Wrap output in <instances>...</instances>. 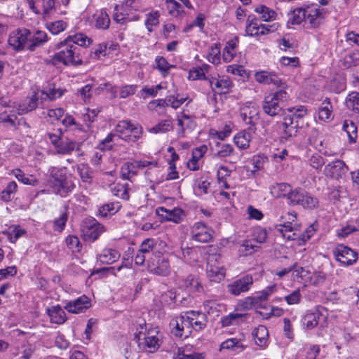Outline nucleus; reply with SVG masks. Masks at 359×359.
<instances>
[{
    "instance_id": "obj_7",
    "label": "nucleus",
    "mask_w": 359,
    "mask_h": 359,
    "mask_svg": "<svg viewBox=\"0 0 359 359\" xmlns=\"http://www.w3.org/2000/svg\"><path fill=\"white\" fill-rule=\"evenodd\" d=\"M280 24L278 22L271 25L262 24L256 17L248 16L245 32L248 36L259 39L262 36L274 32L278 29Z\"/></svg>"
},
{
    "instance_id": "obj_42",
    "label": "nucleus",
    "mask_w": 359,
    "mask_h": 359,
    "mask_svg": "<svg viewBox=\"0 0 359 359\" xmlns=\"http://www.w3.org/2000/svg\"><path fill=\"white\" fill-rule=\"evenodd\" d=\"M95 20V26L99 29H107L110 25V18L108 13L101 10L100 12L95 13L93 16Z\"/></svg>"
},
{
    "instance_id": "obj_34",
    "label": "nucleus",
    "mask_w": 359,
    "mask_h": 359,
    "mask_svg": "<svg viewBox=\"0 0 359 359\" xmlns=\"http://www.w3.org/2000/svg\"><path fill=\"white\" fill-rule=\"evenodd\" d=\"M121 257L120 253L115 249L105 248L98 255V260L104 264H111L116 262Z\"/></svg>"
},
{
    "instance_id": "obj_61",
    "label": "nucleus",
    "mask_w": 359,
    "mask_h": 359,
    "mask_svg": "<svg viewBox=\"0 0 359 359\" xmlns=\"http://www.w3.org/2000/svg\"><path fill=\"white\" fill-rule=\"evenodd\" d=\"M112 194L124 200L129 198V194L128 190L124 184H117L111 188Z\"/></svg>"
},
{
    "instance_id": "obj_53",
    "label": "nucleus",
    "mask_w": 359,
    "mask_h": 359,
    "mask_svg": "<svg viewBox=\"0 0 359 359\" xmlns=\"http://www.w3.org/2000/svg\"><path fill=\"white\" fill-rule=\"evenodd\" d=\"M245 316H246V314L231 313L229 315L222 318V325L223 327H228L230 325H236L238 323L239 320L241 319Z\"/></svg>"
},
{
    "instance_id": "obj_44",
    "label": "nucleus",
    "mask_w": 359,
    "mask_h": 359,
    "mask_svg": "<svg viewBox=\"0 0 359 359\" xmlns=\"http://www.w3.org/2000/svg\"><path fill=\"white\" fill-rule=\"evenodd\" d=\"M182 286L191 292H201L203 287L198 279L193 275H189L183 280Z\"/></svg>"
},
{
    "instance_id": "obj_62",
    "label": "nucleus",
    "mask_w": 359,
    "mask_h": 359,
    "mask_svg": "<svg viewBox=\"0 0 359 359\" xmlns=\"http://www.w3.org/2000/svg\"><path fill=\"white\" fill-rule=\"evenodd\" d=\"M94 86L93 83H88L82 88L78 89L77 94L81 96V98L85 102H89L92 97V89Z\"/></svg>"
},
{
    "instance_id": "obj_60",
    "label": "nucleus",
    "mask_w": 359,
    "mask_h": 359,
    "mask_svg": "<svg viewBox=\"0 0 359 359\" xmlns=\"http://www.w3.org/2000/svg\"><path fill=\"white\" fill-rule=\"evenodd\" d=\"M218 150L216 156L221 158L230 156L233 154V147L230 144H217Z\"/></svg>"
},
{
    "instance_id": "obj_43",
    "label": "nucleus",
    "mask_w": 359,
    "mask_h": 359,
    "mask_svg": "<svg viewBox=\"0 0 359 359\" xmlns=\"http://www.w3.org/2000/svg\"><path fill=\"white\" fill-rule=\"evenodd\" d=\"M259 247L254 245L252 241L245 240L239 245L238 252L240 257L252 255L259 250Z\"/></svg>"
},
{
    "instance_id": "obj_36",
    "label": "nucleus",
    "mask_w": 359,
    "mask_h": 359,
    "mask_svg": "<svg viewBox=\"0 0 359 359\" xmlns=\"http://www.w3.org/2000/svg\"><path fill=\"white\" fill-rule=\"evenodd\" d=\"M79 144L73 140H62L59 145H57L55 154L67 155L70 154L73 151H79Z\"/></svg>"
},
{
    "instance_id": "obj_33",
    "label": "nucleus",
    "mask_w": 359,
    "mask_h": 359,
    "mask_svg": "<svg viewBox=\"0 0 359 359\" xmlns=\"http://www.w3.org/2000/svg\"><path fill=\"white\" fill-rule=\"evenodd\" d=\"M318 118L325 122H330L333 119L332 106L329 98H325L320 104L318 108Z\"/></svg>"
},
{
    "instance_id": "obj_3",
    "label": "nucleus",
    "mask_w": 359,
    "mask_h": 359,
    "mask_svg": "<svg viewBox=\"0 0 359 359\" xmlns=\"http://www.w3.org/2000/svg\"><path fill=\"white\" fill-rule=\"evenodd\" d=\"M49 184L55 194L65 196L75 187L74 182L68 179L65 168L52 167L49 169Z\"/></svg>"
},
{
    "instance_id": "obj_41",
    "label": "nucleus",
    "mask_w": 359,
    "mask_h": 359,
    "mask_svg": "<svg viewBox=\"0 0 359 359\" xmlns=\"http://www.w3.org/2000/svg\"><path fill=\"white\" fill-rule=\"evenodd\" d=\"M252 135L250 130L239 132L233 138L235 144L241 149H246L249 147Z\"/></svg>"
},
{
    "instance_id": "obj_21",
    "label": "nucleus",
    "mask_w": 359,
    "mask_h": 359,
    "mask_svg": "<svg viewBox=\"0 0 359 359\" xmlns=\"http://www.w3.org/2000/svg\"><path fill=\"white\" fill-rule=\"evenodd\" d=\"M212 230L203 222H196L191 227L192 240L199 243H207L212 239Z\"/></svg>"
},
{
    "instance_id": "obj_38",
    "label": "nucleus",
    "mask_w": 359,
    "mask_h": 359,
    "mask_svg": "<svg viewBox=\"0 0 359 359\" xmlns=\"http://www.w3.org/2000/svg\"><path fill=\"white\" fill-rule=\"evenodd\" d=\"M255 12L260 15L264 22H272L277 19V13L265 5H259L255 8Z\"/></svg>"
},
{
    "instance_id": "obj_57",
    "label": "nucleus",
    "mask_w": 359,
    "mask_h": 359,
    "mask_svg": "<svg viewBox=\"0 0 359 359\" xmlns=\"http://www.w3.org/2000/svg\"><path fill=\"white\" fill-rule=\"evenodd\" d=\"M78 173L83 182L90 183L92 180V172L90 168L85 164H81L77 168Z\"/></svg>"
},
{
    "instance_id": "obj_23",
    "label": "nucleus",
    "mask_w": 359,
    "mask_h": 359,
    "mask_svg": "<svg viewBox=\"0 0 359 359\" xmlns=\"http://www.w3.org/2000/svg\"><path fill=\"white\" fill-rule=\"evenodd\" d=\"M26 49L29 51H34L36 48L42 46L48 41L47 34L43 31L37 30L31 32L27 34Z\"/></svg>"
},
{
    "instance_id": "obj_17",
    "label": "nucleus",
    "mask_w": 359,
    "mask_h": 359,
    "mask_svg": "<svg viewBox=\"0 0 359 359\" xmlns=\"http://www.w3.org/2000/svg\"><path fill=\"white\" fill-rule=\"evenodd\" d=\"M253 282L252 275H245L229 284L227 285L228 292L233 296H238L241 293L248 292Z\"/></svg>"
},
{
    "instance_id": "obj_30",
    "label": "nucleus",
    "mask_w": 359,
    "mask_h": 359,
    "mask_svg": "<svg viewBox=\"0 0 359 359\" xmlns=\"http://www.w3.org/2000/svg\"><path fill=\"white\" fill-rule=\"evenodd\" d=\"M312 133V136L309 138L310 144L325 156H330L334 155L332 151L327 150L324 146V139L323 136L319 135L318 132L316 130H313Z\"/></svg>"
},
{
    "instance_id": "obj_16",
    "label": "nucleus",
    "mask_w": 359,
    "mask_h": 359,
    "mask_svg": "<svg viewBox=\"0 0 359 359\" xmlns=\"http://www.w3.org/2000/svg\"><path fill=\"white\" fill-rule=\"evenodd\" d=\"M211 89L218 94H226L233 88V83L227 76L208 75Z\"/></svg>"
},
{
    "instance_id": "obj_52",
    "label": "nucleus",
    "mask_w": 359,
    "mask_h": 359,
    "mask_svg": "<svg viewBox=\"0 0 359 359\" xmlns=\"http://www.w3.org/2000/svg\"><path fill=\"white\" fill-rule=\"evenodd\" d=\"M276 285H273L257 293V296L254 297V298L259 308L262 307V303L266 301L268 297L276 291Z\"/></svg>"
},
{
    "instance_id": "obj_31",
    "label": "nucleus",
    "mask_w": 359,
    "mask_h": 359,
    "mask_svg": "<svg viewBox=\"0 0 359 359\" xmlns=\"http://www.w3.org/2000/svg\"><path fill=\"white\" fill-rule=\"evenodd\" d=\"M257 116V109L252 103H246L241 109V116L248 124H253L254 121L258 118Z\"/></svg>"
},
{
    "instance_id": "obj_26",
    "label": "nucleus",
    "mask_w": 359,
    "mask_h": 359,
    "mask_svg": "<svg viewBox=\"0 0 359 359\" xmlns=\"http://www.w3.org/2000/svg\"><path fill=\"white\" fill-rule=\"evenodd\" d=\"M89 306V299L86 296L83 295L72 302H68L65 306V309L70 313H79L83 312Z\"/></svg>"
},
{
    "instance_id": "obj_48",
    "label": "nucleus",
    "mask_w": 359,
    "mask_h": 359,
    "mask_svg": "<svg viewBox=\"0 0 359 359\" xmlns=\"http://www.w3.org/2000/svg\"><path fill=\"white\" fill-rule=\"evenodd\" d=\"M345 104L348 109L359 113V93H349L345 100Z\"/></svg>"
},
{
    "instance_id": "obj_12",
    "label": "nucleus",
    "mask_w": 359,
    "mask_h": 359,
    "mask_svg": "<svg viewBox=\"0 0 359 359\" xmlns=\"http://www.w3.org/2000/svg\"><path fill=\"white\" fill-rule=\"evenodd\" d=\"M157 165L156 161H134L133 162H126L121 166V176L123 179L130 180L137 175L138 170L144 168H156Z\"/></svg>"
},
{
    "instance_id": "obj_5",
    "label": "nucleus",
    "mask_w": 359,
    "mask_h": 359,
    "mask_svg": "<svg viewBox=\"0 0 359 359\" xmlns=\"http://www.w3.org/2000/svg\"><path fill=\"white\" fill-rule=\"evenodd\" d=\"M135 339L140 348L152 353L159 348L161 335L156 329H151L147 332L140 331Z\"/></svg>"
},
{
    "instance_id": "obj_47",
    "label": "nucleus",
    "mask_w": 359,
    "mask_h": 359,
    "mask_svg": "<svg viewBox=\"0 0 359 359\" xmlns=\"http://www.w3.org/2000/svg\"><path fill=\"white\" fill-rule=\"evenodd\" d=\"M342 129L347 134L350 142H355L357 138L358 129L355 123L352 121H344Z\"/></svg>"
},
{
    "instance_id": "obj_51",
    "label": "nucleus",
    "mask_w": 359,
    "mask_h": 359,
    "mask_svg": "<svg viewBox=\"0 0 359 359\" xmlns=\"http://www.w3.org/2000/svg\"><path fill=\"white\" fill-rule=\"evenodd\" d=\"M287 111L290 114L285 115L290 116L293 121H299L300 124L302 119L307 114V109L304 106L289 108Z\"/></svg>"
},
{
    "instance_id": "obj_25",
    "label": "nucleus",
    "mask_w": 359,
    "mask_h": 359,
    "mask_svg": "<svg viewBox=\"0 0 359 359\" xmlns=\"http://www.w3.org/2000/svg\"><path fill=\"white\" fill-rule=\"evenodd\" d=\"M156 213L168 221L175 223H180L184 216V212L180 208H174L168 210L164 207H159L156 209Z\"/></svg>"
},
{
    "instance_id": "obj_40",
    "label": "nucleus",
    "mask_w": 359,
    "mask_h": 359,
    "mask_svg": "<svg viewBox=\"0 0 359 359\" xmlns=\"http://www.w3.org/2000/svg\"><path fill=\"white\" fill-rule=\"evenodd\" d=\"M220 349H228L236 352H241L245 349L242 339L230 338L221 344Z\"/></svg>"
},
{
    "instance_id": "obj_1",
    "label": "nucleus",
    "mask_w": 359,
    "mask_h": 359,
    "mask_svg": "<svg viewBox=\"0 0 359 359\" xmlns=\"http://www.w3.org/2000/svg\"><path fill=\"white\" fill-rule=\"evenodd\" d=\"M92 41L90 38L81 32L69 35L55 45V49L57 51L53 55V60L65 66L81 65L83 59L80 47H86L90 45Z\"/></svg>"
},
{
    "instance_id": "obj_37",
    "label": "nucleus",
    "mask_w": 359,
    "mask_h": 359,
    "mask_svg": "<svg viewBox=\"0 0 359 359\" xmlns=\"http://www.w3.org/2000/svg\"><path fill=\"white\" fill-rule=\"evenodd\" d=\"M321 313L319 311L316 310L314 311H309L302 318V325L307 330H311L314 328L318 324Z\"/></svg>"
},
{
    "instance_id": "obj_20",
    "label": "nucleus",
    "mask_w": 359,
    "mask_h": 359,
    "mask_svg": "<svg viewBox=\"0 0 359 359\" xmlns=\"http://www.w3.org/2000/svg\"><path fill=\"white\" fill-rule=\"evenodd\" d=\"M255 78L257 82L263 85L273 84L280 89H286L287 87L285 81L273 72L267 71L257 72L255 74Z\"/></svg>"
},
{
    "instance_id": "obj_55",
    "label": "nucleus",
    "mask_w": 359,
    "mask_h": 359,
    "mask_svg": "<svg viewBox=\"0 0 359 359\" xmlns=\"http://www.w3.org/2000/svg\"><path fill=\"white\" fill-rule=\"evenodd\" d=\"M15 177L25 184L35 186L38 184V180L33 176L26 177L25 173L20 169L13 170Z\"/></svg>"
},
{
    "instance_id": "obj_63",
    "label": "nucleus",
    "mask_w": 359,
    "mask_h": 359,
    "mask_svg": "<svg viewBox=\"0 0 359 359\" xmlns=\"http://www.w3.org/2000/svg\"><path fill=\"white\" fill-rule=\"evenodd\" d=\"M359 64V50L353 51L344 57V67L349 68Z\"/></svg>"
},
{
    "instance_id": "obj_8",
    "label": "nucleus",
    "mask_w": 359,
    "mask_h": 359,
    "mask_svg": "<svg viewBox=\"0 0 359 359\" xmlns=\"http://www.w3.org/2000/svg\"><path fill=\"white\" fill-rule=\"evenodd\" d=\"M104 231V226L93 217L85 218L81 224V236L86 241L94 242Z\"/></svg>"
},
{
    "instance_id": "obj_64",
    "label": "nucleus",
    "mask_w": 359,
    "mask_h": 359,
    "mask_svg": "<svg viewBox=\"0 0 359 359\" xmlns=\"http://www.w3.org/2000/svg\"><path fill=\"white\" fill-rule=\"evenodd\" d=\"M208 60L210 62L217 65L220 62V48L215 44L209 50Z\"/></svg>"
},
{
    "instance_id": "obj_10",
    "label": "nucleus",
    "mask_w": 359,
    "mask_h": 359,
    "mask_svg": "<svg viewBox=\"0 0 359 359\" xmlns=\"http://www.w3.org/2000/svg\"><path fill=\"white\" fill-rule=\"evenodd\" d=\"M158 241L154 238H147L144 240L139 247V250L135 257V262L137 265H142L146 259L151 255H154L156 252H159L158 249Z\"/></svg>"
},
{
    "instance_id": "obj_4",
    "label": "nucleus",
    "mask_w": 359,
    "mask_h": 359,
    "mask_svg": "<svg viewBox=\"0 0 359 359\" xmlns=\"http://www.w3.org/2000/svg\"><path fill=\"white\" fill-rule=\"evenodd\" d=\"M289 98V95L285 89L270 93L264 97L262 102V109L266 114L270 116H275L280 114L282 110L281 104L286 102Z\"/></svg>"
},
{
    "instance_id": "obj_54",
    "label": "nucleus",
    "mask_w": 359,
    "mask_h": 359,
    "mask_svg": "<svg viewBox=\"0 0 359 359\" xmlns=\"http://www.w3.org/2000/svg\"><path fill=\"white\" fill-rule=\"evenodd\" d=\"M17 188L18 185L15 182L11 181L8 182L6 187L1 191V199L4 201H11L13 198L14 194L17 191Z\"/></svg>"
},
{
    "instance_id": "obj_35",
    "label": "nucleus",
    "mask_w": 359,
    "mask_h": 359,
    "mask_svg": "<svg viewBox=\"0 0 359 359\" xmlns=\"http://www.w3.org/2000/svg\"><path fill=\"white\" fill-rule=\"evenodd\" d=\"M252 334L257 346L264 347L266 345L269 332L266 326L259 325L254 329Z\"/></svg>"
},
{
    "instance_id": "obj_56",
    "label": "nucleus",
    "mask_w": 359,
    "mask_h": 359,
    "mask_svg": "<svg viewBox=\"0 0 359 359\" xmlns=\"http://www.w3.org/2000/svg\"><path fill=\"white\" fill-rule=\"evenodd\" d=\"M41 100H46L49 99L50 100L60 97L63 95V90L60 88H49L48 91H40Z\"/></svg>"
},
{
    "instance_id": "obj_13",
    "label": "nucleus",
    "mask_w": 359,
    "mask_h": 359,
    "mask_svg": "<svg viewBox=\"0 0 359 359\" xmlns=\"http://www.w3.org/2000/svg\"><path fill=\"white\" fill-rule=\"evenodd\" d=\"M218 256L212 255L208 259L206 273L210 281L219 283L226 276V269L222 264L218 262Z\"/></svg>"
},
{
    "instance_id": "obj_59",
    "label": "nucleus",
    "mask_w": 359,
    "mask_h": 359,
    "mask_svg": "<svg viewBox=\"0 0 359 359\" xmlns=\"http://www.w3.org/2000/svg\"><path fill=\"white\" fill-rule=\"evenodd\" d=\"M46 27L53 34H58L66 29L67 23L63 20H57L48 23Z\"/></svg>"
},
{
    "instance_id": "obj_9",
    "label": "nucleus",
    "mask_w": 359,
    "mask_h": 359,
    "mask_svg": "<svg viewBox=\"0 0 359 359\" xmlns=\"http://www.w3.org/2000/svg\"><path fill=\"white\" fill-rule=\"evenodd\" d=\"M290 205H300L304 208L313 209L318 205V200L302 189H296L290 194Z\"/></svg>"
},
{
    "instance_id": "obj_28",
    "label": "nucleus",
    "mask_w": 359,
    "mask_h": 359,
    "mask_svg": "<svg viewBox=\"0 0 359 359\" xmlns=\"http://www.w3.org/2000/svg\"><path fill=\"white\" fill-rule=\"evenodd\" d=\"M177 126L180 128L177 130L179 137H184V133L187 129L193 130L195 128L196 124L194 119L184 113H182L180 116H177Z\"/></svg>"
},
{
    "instance_id": "obj_22",
    "label": "nucleus",
    "mask_w": 359,
    "mask_h": 359,
    "mask_svg": "<svg viewBox=\"0 0 359 359\" xmlns=\"http://www.w3.org/2000/svg\"><path fill=\"white\" fill-rule=\"evenodd\" d=\"M325 13L317 5L308 6L305 8L306 21L311 27H318L323 22Z\"/></svg>"
},
{
    "instance_id": "obj_24",
    "label": "nucleus",
    "mask_w": 359,
    "mask_h": 359,
    "mask_svg": "<svg viewBox=\"0 0 359 359\" xmlns=\"http://www.w3.org/2000/svg\"><path fill=\"white\" fill-rule=\"evenodd\" d=\"M189 316L191 330L194 329L196 331H200L204 329L208 323V317L205 313L196 311H187Z\"/></svg>"
},
{
    "instance_id": "obj_49",
    "label": "nucleus",
    "mask_w": 359,
    "mask_h": 359,
    "mask_svg": "<svg viewBox=\"0 0 359 359\" xmlns=\"http://www.w3.org/2000/svg\"><path fill=\"white\" fill-rule=\"evenodd\" d=\"M156 65V68L161 72L163 77H165L170 69L174 68L175 66L168 63L167 60L162 56H157L155 59Z\"/></svg>"
},
{
    "instance_id": "obj_46",
    "label": "nucleus",
    "mask_w": 359,
    "mask_h": 359,
    "mask_svg": "<svg viewBox=\"0 0 359 359\" xmlns=\"http://www.w3.org/2000/svg\"><path fill=\"white\" fill-rule=\"evenodd\" d=\"M173 129V125L171 119H165L161 121L158 124L148 129L151 133H165Z\"/></svg>"
},
{
    "instance_id": "obj_19",
    "label": "nucleus",
    "mask_w": 359,
    "mask_h": 359,
    "mask_svg": "<svg viewBox=\"0 0 359 359\" xmlns=\"http://www.w3.org/2000/svg\"><path fill=\"white\" fill-rule=\"evenodd\" d=\"M348 170V168L343 161L336 160L327 163L325 166L323 172L327 177L339 180L346 175Z\"/></svg>"
},
{
    "instance_id": "obj_27",
    "label": "nucleus",
    "mask_w": 359,
    "mask_h": 359,
    "mask_svg": "<svg viewBox=\"0 0 359 359\" xmlns=\"http://www.w3.org/2000/svg\"><path fill=\"white\" fill-rule=\"evenodd\" d=\"M291 186L287 183H276L270 187V192L275 198L285 197L290 204V194H293Z\"/></svg>"
},
{
    "instance_id": "obj_14",
    "label": "nucleus",
    "mask_w": 359,
    "mask_h": 359,
    "mask_svg": "<svg viewBox=\"0 0 359 359\" xmlns=\"http://www.w3.org/2000/svg\"><path fill=\"white\" fill-rule=\"evenodd\" d=\"M299 121H293L289 116L285 114L283 121L278 125L280 139L282 142L287 141L297 134L298 129L302 128Z\"/></svg>"
},
{
    "instance_id": "obj_2",
    "label": "nucleus",
    "mask_w": 359,
    "mask_h": 359,
    "mask_svg": "<svg viewBox=\"0 0 359 359\" xmlns=\"http://www.w3.org/2000/svg\"><path fill=\"white\" fill-rule=\"evenodd\" d=\"M114 132L115 133L108 134L100 143L98 148L100 150H110L112 148L111 142L116 136L126 142H136L142 136V128L130 120H122L116 125Z\"/></svg>"
},
{
    "instance_id": "obj_39",
    "label": "nucleus",
    "mask_w": 359,
    "mask_h": 359,
    "mask_svg": "<svg viewBox=\"0 0 359 359\" xmlns=\"http://www.w3.org/2000/svg\"><path fill=\"white\" fill-rule=\"evenodd\" d=\"M39 100L43 101L41 100L40 91L35 93L27 103L19 105L18 109L19 114H26L35 109L38 106Z\"/></svg>"
},
{
    "instance_id": "obj_50",
    "label": "nucleus",
    "mask_w": 359,
    "mask_h": 359,
    "mask_svg": "<svg viewBox=\"0 0 359 359\" xmlns=\"http://www.w3.org/2000/svg\"><path fill=\"white\" fill-rule=\"evenodd\" d=\"M168 13L173 17H178L184 13L183 6L175 0H165Z\"/></svg>"
},
{
    "instance_id": "obj_29",
    "label": "nucleus",
    "mask_w": 359,
    "mask_h": 359,
    "mask_svg": "<svg viewBox=\"0 0 359 359\" xmlns=\"http://www.w3.org/2000/svg\"><path fill=\"white\" fill-rule=\"evenodd\" d=\"M46 313L52 323L62 324L67 320L65 312L60 305L47 308Z\"/></svg>"
},
{
    "instance_id": "obj_18",
    "label": "nucleus",
    "mask_w": 359,
    "mask_h": 359,
    "mask_svg": "<svg viewBox=\"0 0 359 359\" xmlns=\"http://www.w3.org/2000/svg\"><path fill=\"white\" fill-rule=\"evenodd\" d=\"M29 29L26 28L18 29L12 32L8 37V44L16 51L26 49L27 40Z\"/></svg>"
},
{
    "instance_id": "obj_58",
    "label": "nucleus",
    "mask_w": 359,
    "mask_h": 359,
    "mask_svg": "<svg viewBox=\"0 0 359 359\" xmlns=\"http://www.w3.org/2000/svg\"><path fill=\"white\" fill-rule=\"evenodd\" d=\"M292 25H299L303 21H306L305 8H298L293 11L290 19Z\"/></svg>"
},
{
    "instance_id": "obj_45",
    "label": "nucleus",
    "mask_w": 359,
    "mask_h": 359,
    "mask_svg": "<svg viewBox=\"0 0 359 359\" xmlns=\"http://www.w3.org/2000/svg\"><path fill=\"white\" fill-rule=\"evenodd\" d=\"M121 205L118 202H113L104 204L101 207H100L98 210L99 215L103 217H107L108 216H111L117 212Z\"/></svg>"
},
{
    "instance_id": "obj_11",
    "label": "nucleus",
    "mask_w": 359,
    "mask_h": 359,
    "mask_svg": "<svg viewBox=\"0 0 359 359\" xmlns=\"http://www.w3.org/2000/svg\"><path fill=\"white\" fill-rule=\"evenodd\" d=\"M187 312L172 319L170 323L171 332L176 337L187 338L192 332Z\"/></svg>"
},
{
    "instance_id": "obj_6",
    "label": "nucleus",
    "mask_w": 359,
    "mask_h": 359,
    "mask_svg": "<svg viewBox=\"0 0 359 359\" xmlns=\"http://www.w3.org/2000/svg\"><path fill=\"white\" fill-rule=\"evenodd\" d=\"M147 266L149 272L156 276H167L171 271L169 259L161 252L149 257Z\"/></svg>"
},
{
    "instance_id": "obj_32",
    "label": "nucleus",
    "mask_w": 359,
    "mask_h": 359,
    "mask_svg": "<svg viewBox=\"0 0 359 359\" xmlns=\"http://www.w3.org/2000/svg\"><path fill=\"white\" fill-rule=\"evenodd\" d=\"M320 351V348L318 345H306L299 350L297 359H316Z\"/></svg>"
},
{
    "instance_id": "obj_15",
    "label": "nucleus",
    "mask_w": 359,
    "mask_h": 359,
    "mask_svg": "<svg viewBox=\"0 0 359 359\" xmlns=\"http://www.w3.org/2000/svg\"><path fill=\"white\" fill-rule=\"evenodd\" d=\"M333 255L336 260L344 266L353 265L358 259V253L344 245H337L333 250Z\"/></svg>"
}]
</instances>
